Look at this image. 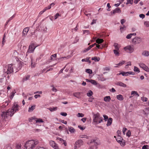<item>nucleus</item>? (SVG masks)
<instances>
[{
    "label": "nucleus",
    "mask_w": 149,
    "mask_h": 149,
    "mask_svg": "<svg viewBox=\"0 0 149 149\" xmlns=\"http://www.w3.org/2000/svg\"><path fill=\"white\" fill-rule=\"evenodd\" d=\"M96 19H93V20L92 21V22L91 23V25H92L94 23H95L96 22Z\"/></svg>",
    "instance_id": "nucleus-61"
},
{
    "label": "nucleus",
    "mask_w": 149,
    "mask_h": 149,
    "mask_svg": "<svg viewBox=\"0 0 149 149\" xmlns=\"http://www.w3.org/2000/svg\"><path fill=\"white\" fill-rule=\"evenodd\" d=\"M29 30V28L28 27H26L24 28L22 32V36H24L27 34L28 31Z\"/></svg>",
    "instance_id": "nucleus-15"
},
{
    "label": "nucleus",
    "mask_w": 149,
    "mask_h": 149,
    "mask_svg": "<svg viewBox=\"0 0 149 149\" xmlns=\"http://www.w3.org/2000/svg\"><path fill=\"white\" fill-rule=\"evenodd\" d=\"M142 100L144 102H146L147 101L148 98L146 97H143L142 98Z\"/></svg>",
    "instance_id": "nucleus-60"
},
{
    "label": "nucleus",
    "mask_w": 149,
    "mask_h": 149,
    "mask_svg": "<svg viewBox=\"0 0 149 149\" xmlns=\"http://www.w3.org/2000/svg\"><path fill=\"white\" fill-rule=\"evenodd\" d=\"M113 46L115 48L114 50H119L120 46L117 43H114L113 45Z\"/></svg>",
    "instance_id": "nucleus-28"
},
{
    "label": "nucleus",
    "mask_w": 149,
    "mask_h": 149,
    "mask_svg": "<svg viewBox=\"0 0 149 149\" xmlns=\"http://www.w3.org/2000/svg\"><path fill=\"white\" fill-rule=\"evenodd\" d=\"M83 142L82 140L79 139L75 143V146H74L75 149L77 147H79L81 145H83Z\"/></svg>",
    "instance_id": "nucleus-7"
},
{
    "label": "nucleus",
    "mask_w": 149,
    "mask_h": 149,
    "mask_svg": "<svg viewBox=\"0 0 149 149\" xmlns=\"http://www.w3.org/2000/svg\"><path fill=\"white\" fill-rule=\"evenodd\" d=\"M49 144L50 146H52L54 149H57L58 148L57 144H56L54 141H50Z\"/></svg>",
    "instance_id": "nucleus-9"
},
{
    "label": "nucleus",
    "mask_w": 149,
    "mask_h": 149,
    "mask_svg": "<svg viewBox=\"0 0 149 149\" xmlns=\"http://www.w3.org/2000/svg\"><path fill=\"white\" fill-rule=\"evenodd\" d=\"M78 117H82L84 116V114L82 113H78Z\"/></svg>",
    "instance_id": "nucleus-46"
},
{
    "label": "nucleus",
    "mask_w": 149,
    "mask_h": 149,
    "mask_svg": "<svg viewBox=\"0 0 149 149\" xmlns=\"http://www.w3.org/2000/svg\"><path fill=\"white\" fill-rule=\"evenodd\" d=\"M116 97L118 100L120 101L123 100L124 99L123 97L121 95H117Z\"/></svg>",
    "instance_id": "nucleus-25"
},
{
    "label": "nucleus",
    "mask_w": 149,
    "mask_h": 149,
    "mask_svg": "<svg viewBox=\"0 0 149 149\" xmlns=\"http://www.w3.org/2000/svg\"><path fill=\"white\" fill-rule=\"evenodd\" d=\"M148 146L147 145L143 146L142 148V149H148Z\"/></svg>",
    "instance_id": "nucleus-54"
},
{
    "label": "nucleus",
    "mask_w": 149,
    "mask_h": 149,
    "mask_svg": "<svg viewBox=\"0 0 149 149\" xmlns=\"http://www.w3.org/2000/svg\"><path fill=\"white\" fill-rule=\"evenodd\" d=\"M144 24L147 27L149 26V22H145L144 23Z\"/></svg>",
    "instance_id": "nucleus-47"
},
{
    "label": "nucleus",
    "mask_w": 149,
    "mask_h": 149,
    "mask_svg": "<svg viewBox=\"0 0 149 149\" xmlns=\"http://www.w3.org/2000/svg\"><path fill=\"white\" fill-rule=\"evenodd\" d=\"M124 48L125 51L127 50H129V52L130 53L132 52L134 50L133 47L130 45L125 47Z\"/></svg>",
    "instance_id": "nucleus-10"
},
{
    "label": "nucleus",
    "mask_w": 149,
    "mask_h": 149,
    "mask_svg": "<svg viewBox=\"0 0 149 149\" xmlns=\"http://www.w3.org/2000/svg\"><path fill=\"white\" fill-rule=\"evenodd\" d=\"M103 116L104 118V120L106 121L108 119V116L106 115H103Z\"/></svg>",
    "instance_id": "nucleus-50"
},
{
    "label": "nucleus",
    "mask_w": 149,
    "mask_h": 149,
    "mask_svg": "<svg viewBox=\"0 0 149 149\" xmlns=\"http://www.w3.org/2000/svg\"><path fill=\"white\" fill-rule=\"evenodd\" d=\"M115 84L116 85L119 86L123 87H126L127 86V85L125 84L120 81L117 82H116Z\"/></svg>",
    "instance_id": "nucleus-14"
},
{
    "label": "nucleus",
    "mask_w": 149,
    "mask_h": 149,
    "mask_svg": "<svg viewBox=\"0 0 149 149\" xmlns=\"http://www.w3.org/2000/svg\"><path fill=\"white\" fill-rule=\"evenodd\" d=\"M52 91H54V92H56L57 91V89L55 88L53 86H52Z\"/></svg>",
    "instance_id": "nucleus-59"
},
{
    "label": "nucleus",
    "mask_w": 149,
    "mask_h": 149,
    "mask_svg": "<svg viewBox=\"0 0 149 149\" xmlns=\"http://www.w3.org/2000/svg\"><path fill=\"white\" fill-rule=\"evenodd\" d=\"M120 145H121V146H124L125 145V140L123 139V140H122V141L120 143Z\"/></svg>",
    "instance_id": "nucleus-44"
},
{
    "label": "nucleus",
    "mask_w": 149,
    "mask_h": 149,
    "mask_svg": "<svg viewBox=\"0 0 149 149\" xmlns=\"http://www.w3.org/2000/svg\"><path fill=\"white\" fill-rule=\"evenodd\" d=\"M123 138L120 136H118V138L116 139L117 141L119 143H120L122 140H123Z\"/></svg>",
    "instance_id": "nucleus-27"
},
{
    "label": "nucleus",
    "mask_w": 149,
    "mask_h": 149,
    "mask_svg": "<svg viewBox=\"0 0 149 149\" xmlns=\"http://www.w3.org/2000/svg\"><path fill=\"white\" fill-rule=\"evenodd\" d=\"M54 3H52L50 4L47 7H45L44 9H46V11L47 10L50 9L51 8V6H54Z\"/></svg>",
    "instance_id": "nucleus-29"
},
{
    "label": "nucleus",
    "mask_w": 149,
    "mask_h": 149,
    "mask_svg": "<svg viewBox=\"0 0 149 149\" xmlns=\"http://www.w3.org/2000/svg\"><path fill=\"white\" fill-rule=\"evenodd\" d=\"M38 143L37 140H30L27 141L24 145L25 149H33Z\"/></svg>",
    "instance_id": "nucleus-2"
},
{
    "label": "nucleus",
    "mask_w": 149,
    "mask_h": 149,
    "mask_svg": "<svg viewBox=\"0 0 149 149\" xmlns=\"http://www.w3.org/2000/svg\"><path fill=\"white\" fill-rule=\"evenodd\" d=\"M104 40L103 39L98 38L96 40V43L98 44H100L103 42Z\"/></svg>",
    "instance_id": "nucleus-30"
},
{
    "label": "nucleus",
    "mask_w": 149,
    "mask_h": 149,
    "mask_svg": "<svg viewBox=\"0 0 149 149\" xmlns=\"http://www.w3.org/2000/svg\"><path fill=\"white\" fill-rule=\"evenodd\" d=\"M121 12V11L120 10V9L119 8H117L114 10H113V12H111V13H112L111 14H113L114 15L116 14V13H120Z\"/></svg>",
    "instance_id": "nucleus-17"
},
{
    "label": "nucleus",
    "mask_w": 149,
    "mask_h": 149,
    "mask_svg": "<svg viewBox=\"0 0 149 149\" xmlns=\"http://www.w3.org/2000/svg\"><path fill=\"white\" fill-rule=\"evenodd\" d=\"M35 119H36V123H40V122L42 123L43 122V121L42 120V119H37V118H35L34 117H31V118H29V121L30 122H32V120H34Z\"/></svg>",
    "instance_id": "nucleus-11"
},
{
    "label": "nucleus",
    "mask_w": 149,
    "mask_h": 149,
    "mask_svg": "<svg viewBox=\"0 0 149 149\" xmlns=\"http://www.w3.org/2000/svg\"><path fill=\"white\" fill-rule=\"evenodd\" d=\"M134 71L135 72H136L138 73L140 72V71L139 70V69L136 66H134Z\"/></svg>",
    "instance_id": "nucleus-37"
},
{
    "label": "nucleus",
    "mask_w": 149,
    "mask_h": 149,
    "mask_svg": "<svg viewBox=\"0 0 149 149\" xmlns=\"http://www.w3.org/2000/svg\"><path fill=\"white\" fill-rule=\"evenodd\" d=\"M35 105H33L31 106V107L29 108L28 111L31 112L35 108Z\"/></svg>",
    "instance_id": "nucleus-26"
},
{
    "label": "nucleus",
    "mask_w": 149,
    "mask_h": 149,
    "mask_svg": "<svg viewBox=\"0 0 149 149\" xmlns=\"http://www.w3.org/2000/svg\"><path fill=\"white\" fill-rule=\"evenodd\" d=\"M97 141V140L95 139H92L89 141L87 143L88 144H91L94 143V145L96 146L98 145Z\"/></svg>",
    "instance_id": "nucleus-13"
},
{
    "label": "nucleus",
    "mask_w": 149,
    "mask_h": 149,
    "mask_svg": "<svg viewBox=\"0 0 149 149\" xmlns=\"http://www.w3.org/2000/svg\"><path fill=\"white\" fill-rule=\"evenodd\" d=\"M129 74L134 75L135 74V73L134 72H122V75L123 76H127Z\"/></svg>",
    "instance_id": "nucleus-12"
},
{
    "label": "nucleus",
    "mask_w": 149,
    "mask_h": 149,
    "mask_svg": "<svg viewBox=\"0 0 149 149\" xmlns=\"http://www.w3.org/2000/svg\"><path fill=\"white\" fill-rule=\"evenodd\" d=\"M132 35L130 33V34H128L126 37V38L127 39H129L131 38L132 37Z\"/></svg>",
    "instance_id": "nucleus-48"
},
{
    "label": "nucleus",
    "mask_w": 149,
    "mask_h": 149,
    "mask_svg": "<svg viewBox=\"0 0 149 149\" xmlns=\"http://www.w3.org/2000/svg\"><path fill=\"white\" fill-rule=\"evenodd\" d=\"M93 94V93L91 90L89 91L88 93H87V95L88 97H90Z\"/></svg>",
    "instance_id": "nucleus-33"
},
{
    "label": "nucleus",
    "mask_w": 149,
    "mask_h": 149,
    "mask_svg": "<svg viewBox=\"0 0 149 149\" xmlns=\"http://www.w3.org/2000/svg\"><path fill=\"white\" fill-rule=\"evenodd\" d=\"M60 114L63 116H65L67 115V113L65 112H61Z\"/></svg>",
    "instance_id": "nucleus-49"
},
{
    "label": "nucleus",
    "mask_w": 149,
    "mask_h": 149,
    "mask_svg": "<svg viewBox=\"0 0 149 149\" xmlns=\"http://www.w3.org/2000/svg\"><path fill=\"white\" fill-rule=\"evenodd\" d=\"M100 79L101 81H104L106 80V78L104 77H100Z\"/></svg>",
    "instance_id": "nucleus-55"
},
{
    "label": "nucleus",
    "mask_w": 149,
    "mask_h": 149,
    "mask_svg": "<svg viewBox=\"0 0 149 149\" xmlns=\"http://www.w3.org/2000/svg\"><path fill=\"white\" fill-rule=\"evenodd\" d=\"M91 47L89 46L87 48L85 49L83 51V52H85L88 51L89 50L91 49Z\"/></svg>",
    "instance_id": "nucleus-42"
},
{
    "label": "nucleus",
    "mask_w": 149,
    "mask_h": 149,
    "mask_svg": "<svg viewBox=\"0 0 149 149\" xmlns=\"http://www.w3.org/2000/svg\"><path fill=\"white\" fill-rule=\"evenodd\" d=\"M57 107H53V108L50 107L48 109H49L52 112L53 111H56L57 110Z\"/></svg>",
    "instance_id": "nucleus-31"
},
{
    "label": "nucleus",
    "mask_w": 149,
    "mask_h": 149,
    "mask_svg": "<svg viewBox=\"0 0 149 149\" xmlns=\"http://www.w3.org/2000/svg\"><path fill=\"white\" fill-rule=\"evenodd\" d=\"M111 99V97L110 96H107L104 98V100L106 102H109Z\"/></svg>",
    "instance_id": "nucleus-21"
},
{
    "label": "nucleus",
    "mask_w": 149,
    "mask_h": 149,
    "mask_svg": "<svg viewBox=\"0 0 149 149\" xmlns=\"http://www.w3.org/2000/svg\"><path fill=\"white\" fill-rule=\"evenodd\" d=\"M36 48V47H35L34 44H31L29 46V48L27 53L33 52Z\"/></svg>",
    "instance_id": "nucleus-6"
},
{
    "label": "nucleus",
    "mask_w": 149,
    "mask_h": 149,
    "mask_svg": "<svg viewBox=\"0 0 149 149\" xmlns=\"http://www.w3.org/2000/svg\"><path fill=\"white\" fill-rule=\"evenodd\" d=\"M21 147V145H19L18 144H17L16 146V148L18 149H20V148Z\"/></svg>",
    "instance_id": "nucleus-64"
},
{
    "label": "nucleus",
    "mask_w": 149,
    "mask_h": 149,
    "mask_svg": "<svg viewBox=\"0 0 149 149\" xmlns=\"http://www.w3.org/2000/svg\"><path fill=\"white\" fill-rule=\"evenodd\" d=\"M68 130L71 133H74L75 132V130L72 127H69Z\"/></svg>",
    "instance_id": "nucleus-20"
},
{
    "label": "nucleus",
    "mask_w": 149,
    "mask_h": 149,
    "mask_svg": "<svg viewBox=\"0 0 149 149\" xmlns=\"http://www.w3.org/2000/svg\"><path fill=\"white\" fill-rule=\"evenodd\" d=\"M131 95H137L138 96H139V95L137 93V92L135 91H132L131 93Z\"/></svg>",
    "instance_id": "nucleus-32"
},
{
    "label": "nucleus",
    "mask_w": 149,
    "mask_h": 149,
    "mask_svg": "<svg viewBox=\"0 0 149 149\" xmlns=\"http://www.w3.org/2000/svg\"><path fill=\"white\" fill-rule=\"evenodd\" d=\"M46 11V9H44L43 10L41 11L39 13V15L42 14Z\"/></svg>",
    "instance_id": "nucleus-53"
},
{
    "label": "nucleus",
    "mask_w": 149,
    "mask_h": 149,
    "mask_svg": "<svg viewBox=\"0 0 149 149\" xmlns=\"http://www.w3.org/2000/svg\"><path fill=\"white\" fill-rule=\"evenodd\" d=\"M112 119L111 118H109L107 121V126H108L111 125L112 123Z\"/></svg>",
    "instance_id": "nucleus-19"
},
{
    "label": "nucleus",
    "mask_w": 149,
    "mask_h": 149,
    "mask_svg": "<svg viewBox=\"0 0 149 149\" xmlns=\"http://www.w3.org/2000/svg\"><path fill=\"white\" fill-rule=\"evenodd\" d=\"M120 30L121 32H122L123 31H124L125 30H124V28L123 27H122V26H120Z\"/></svg>",
    "instance_id": "nucleus-56"
},
{
    "label": "nucleus",
    "mask_w": 149,
    "mask_h": 149,
    "mask_svg": "<svg viewBox=\"0 0 149 149\" xmlns=\"http://www.w3.org/2000/svg\"><path fill=\"white\" fill-rule=\"evenodd\" d=\"M16 66L15 65L11 64L6 66L3 69V72L4 73L7 74H10L13 73L14 71V68Z\"/></svg>",
    "instance_id": "nucleus-3"
},
{
    "label": "nucleus",
    "mask_w": 149,
    "mask_h": 149,
    "mask_svg": "<svg viewBox=\"0 0 149 149\" xmlns=\"http://www.w3.org/2000/svg\"><path fill=\"white\" fill-rule=\"evenodd\" d=\"M86 72L88 73L91 74L92 73V71L91 70L89 69H87L86 70Z\"/></svg>",
    "instance_id": "nucleus-38"
},
{
    "label": "nucleus",
    "mask_w": 149,
    "mask_h": 149,
    "mask_svg": "<svg viewBox=\"0 0 149 149\" xmlns=\"http://www.w3.org/2000/svg\"><path fill=\"white\" fill-rule=\"evenodd\" d=\"M36 66V64L33 63V61L32 59L31 60V67L32 68H34Z\"/></svg>",
    "instance_id": "nucleus-40"
},
{
    "label": "nucleus",
    "mask_w": 149,
    "mask_h": 149,
    "mask_svg": "<svg viewBox=\"0 0 149 149\" xmlns=\"http://www.w3.org/2000/svg\"><path fill=\"white\" fill-rule=\"evenodd\" d=\"M104 70L109 71L110 70V68L109 67H105L104 69Z\"/></svg>",
    "instance_id": "nucleus-51"
},
{
    "label": "nucleus",
    "mask_w": 149,
    "mask_h": 149,
    "mask_svg": "<svg viewBox=\"0 0 149 149\" xmlns=\"http://www.w3.org/2000/svg\"><path fill=\"white\" fill-rule=\"evenodd\" d=\"M121 23L123 25V24L125 22V20L124 19H122L121 20Z\"/></svg>",
    "instance_id": "nucleus-58"
},
{
    "label": "nucleus",
    "mask_w": 149,
    "mask_h": 149,
    "mask_svg": "<svg viewBox=\"0 0 149 149\" xmlns=\"http://www.w3.org/2000/svg\"><path fill=\"white\" fill-rule=\"evenodd\" d=\"M93 114V122L94 123H100L103 121V118L102 117H100V113L97 112L96 114Z\"/></svg>",
    "instance_id": "nucleus-4"
},
{
    "label": "nucleus",
    "mask_w": 149,
    "mask_h": 149,
    "mask_svg": "<svg viewBox=\"0 0 149 149\" xmlns=\"http://www.w3.org/2000/svg\"><path fill=\"white\" fill-rule=\"evenodd\" d=\"M139 17L140 18H142V19L144 18L145 17V15L144 14H141L139 15Z\"/></svg>",
    "instance_id": "nucleus-52"
},
{
    "label": "nucleus",
    "mask_w": 149,
    "mask_h": 149,
    "mask_svg": "<svg viewBox=\"0 0 149 149\" xmlns=\"http://www.w3.org/2000/svg\"><path fill=\"white\" fill-rule=\"evenodd\" d=\"M71 57V56H70L68 55L66 57H63L60 58H58V59L62 61L63 60H65L70 58V57Z\"/></svg>",
    "instance_id": "nucleus-22"
},
{
    "label": "nucleus",
    "mask_w": 149,
    "mask_h": 149,
    "mask_svg": "<svg viewBox=\"0 0 149 149\" xmlns=\"http://www.w3.org/2000/svg\"><path fill=\"white\" fill-rule=\"evenodd\" d=\"M142 41V40L141 38L138 37H135L132 39V42L134 45L139 44Z\"/></svg>",
    "instance_id": "nucleus-5"
},
{
    "label": "nucleus",
    "mask_w": 149,
    "mask_h": 149,
    "mask_svg": "<svg viewBox=\"0 0 149 149\" xmlns=\"http://www.w3.org/2000/svg\"><path fill=\"white\" fill-rule=\"evenodd\" d=\"M82 62L86 61L89 62V63H91V61H89V59L88 58H86L83 59L82 60Z\"/></svg>",
    "instance_id": "nucleus-39"
},
{
    "label": "nucleus",
    "mask_w": 149,
    "mask_h": 149,
    "mask_svg": "<svg viewBox=\"0 0 149 149\" xmlns=\"http://www.w3.org/2000/svg\"><path fill=\"white\" fill-rule=\"evenodd\" d=\"M139 65L140 68L143 69L145 71L147 72H149V68L145 64L143 63H140Z\"/></svg>",
    "instance_id": "nucleus-8"
},
{
    "label": "nucleus",
    "mask_w": 149,
    "mask_h": 149,
    "mask_svg": "<svg viewBox=\"0 0 149 149\" xmlns=\"http://www.w3.org/2000/svg\"><path fill=\"white\" fill-rule=\"evenodd\" d=\"M30 76L29 75H28L26 77H25L23 79V81H26L29 78Z\"/></svg>",
    "instance_id": "nucleus-43"
},
{
    "label": "nucleus",
    "mask_w": 149,
    "mask_h": 149,
    "mask_svg": "<svg viewBox=\"0 0 149 149\" xmlns=\"http://www.w3.org/2000/svg\"><path fill=\"white\" fill-rule=\"evenodd\" d=\"M18 54V53L17 51L16 50H14L13 51V56L14 57H15L17 56Z\"/></svg>",
    "instance_id": "nucleus-36"
},
{
    "label": "nucleus",
    "mask_w": 149,
    "mask_h": 149,
    "mask_svg": "<svg viewBox=\"0 0 149 149\" xmlns=\"http://www.w3.org/2000/svg\"><path fill=\"white\" fill-rule=\"evenodd\" d=\"M118 51L119 50H113V53L116 56H118L120 55Z\"/></svg>",
    "instance_id": "nucleus-23"
},
{
    "label": "nucleus",
    "mask_w": 149,
    "mask_h": 149,
    "mask_svg": "<svg viewBox=\"0 0 149 149\" xmlns=\"http://www.w3.org/2000/svg\"><path fill=\"white\" fill-rule=\"evenodd\" d=\"M91 83L93 84L94 85H96L98 83L95 80H92L91 81Z\"/></svg>",
    "instance_id": "nucleus-34"
},
{
    "label": "nucleus",
    "mask_w": 149,
    "mask_h": 149,
    "mask_svg": "<svg viewBox=\"0 0 149 149\" xmlns=\"http://www.w3.org/2000/svg\"><path fill=\"white\" fill-rule=\"evenodd\" d=\"M19 106L16 102H14L13 104L12 109H8L7 111H3L1 114L2 119L4 120L6 118L9 116L11 117L12 116L15 112L19 110Z\"/></svg>",
    "instance_id": "nucleus-1"
},
{
    "label": "nucleus",
    "mask_w": 149,
    "mask_h": 149,
    "mask_svg": "<svg viewBox=\"0 0 149 149\" xmlns=\"http://www.w3.org/2000/svg\"><path fill=\"white\" fill-rule=\"evenodd\" d=\"M78 127L81 130H83L85 129V128L81 127V125H79Z\"/></svg>",
    "instance_id": "nucleus-63"
},
{
    "label": "nucleus",
    "mask_w": 149,
    "mask_h": 149,
    "mask_svg": "<svg viewBox=\"0 0 149 149\" xmlns=\"http://www.w3.org/2000/svg\"><path fill=\"white\" fill-rule=\"evenodd\" d=\"M61 15H60L58 13H57L54 16V19H57L58 16H61Z\"/></svg>",
    "instance_id": "nucleus-45"
},
{
    "label": "nucleus",
    "mask_w": 149,
    "mask_h": 149,
    "mask_svg": "<svg viewBox=\"0 0 149 149\" xmlns=\"http://www.w3.org/2000/svg\"><path fill=\"white\" fill-rule=\"evenodd\" d=\"M81 93L80 92H76L74 93L73 95L77 98L79 99L81 97Z\"/></svg>",
    "instance_id": "nucleus-16"
},
{
    "label": "nucleus",
    "mask_w": 149,
    "mask_h": 149,
    "mask_svg": "<svg viewBox=\"0 0 149 149\" xmlns=\"http://www.w3.org/2000/svg\"><path fill=\"white\" fill-rule=\"evenodd\" d=\"M86 119V118H84L81 119V120L83 121V123H84L85 122Z\"/></svg>",
    "instance_id": "nucleus-62"
},
{
    "label": "nucleus",
    "mask_w": 149,
    "mask_h": 149,
    "mask_svg": "<svg viewBox=\"0 0 149 149\" xmlns=\"http://www.w3.org/2000/svg\"><path fill=\"white\" fill-rule=\"evenodd\" d=\"M142 54L145 56H149V52L146 50L143 51L142 52Z\"/></svg>",
    "instance_id": "nucleus-18"
},
{
    "label": "nucleus",
    "mask_w": 149,
    "mask_h": 149,
    "mask_svg": "<svg viewBox=\"0 0 149 149\" xmlns=\"http://www.w3.org/2000/svg\"><path fill=\"white\" fill-rule=\"evenodd\" d=\"M131 134V132L130 130H128L127 132V133L126 135L128 137H130Z\"/></svg>",
    "instance_id": "nucleus-41"
},
{
    "label": "nucleus",
    "mask_w": 149,
    "mask_h": 149,
    "mask_svg": "<svg viewBox=\"0 0 149 149\" xmlns=\"http://www.w3.org/2000/svg\"><path fill=\"white\" fill-rule=\"evenodd\" d=\"M56 54H53V55H52L51 56V57H50V58H51V60H52V58H53V57H56Z\"/></svg>",
    "instance_id": "nucleus-57"
},
{
    "label": "nucleus",
    "mask_w": 149,
    "mask_h": 149,
    "mask_svg": "<svg viewBox=\"0 0 149 149\" xmlns=\"http://www.w3.org/2000/svg\"><path fill=\"white\" fill-rule=\"evenodd\" d=\"M100 58L99 57L95 56L92 58V60H94L95 62L99 61L100 60Z\"/></svg>",
    "instance_id": "nucleus-24"
},
{
    "label": "nucleus",
    "mask_w": 149,
    "mask_h": 149,
    "mask_svg": "<svg viewBox=\"0 0 149 149\" xmlns=\"http://www.w3.org/2000/svg\"><path fill=\"white\" fill-rule=\"evenodd\" d=\"M125 62V61H121L118 64H116V65H118L119 66H120L121 65L124 64Z\"/></svg>",
    "instance_id": "nucleus-35"
}]
</instances>
